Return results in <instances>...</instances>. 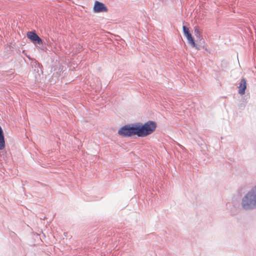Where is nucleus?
Returning <instances> with one entry per match:
<instances>
[{
    "label": "nucleus",
    "instance_id": "f03ea898",
    "mask_svg": "<svg viewBox=\"0 0 256 256\" xmlns=\"http://www.w3.org/2000/svg\"><path fill=\"white\" fill-rule=\"evenodd\" d=\"M242 208L246 210L256 208V185L252 186L242 197L241 203Z\"/></svg>",
    "mask_w": 256,
    "mask_h": 256
},
{
    "label": "nucleus",
    "instance_id": "20e7f679",
    "mask_svg": "<svg viewBox=\"0 0 256 256\" xmlns=\"http://www.w3.org/2000/svg\"><path fill=\"white\" fill-rule=\"evenodd\" d=\"M94 10L96 12H107L108 8L104 4L98 1H96L94 2Z\"/></svg>",
    "mask_w": 256,
    "mask_h": 256
},
{
    "label": "nucleus",
    "instance_id": "39448f33",
    "mask_svg": "<svg viewBox=\"0 0 256 256\" xmlns=\"http://www.w3.org/2000/svg\"><path fill=\"white\" fill-rule=\"evenodd\" d=\"M245 78H242L241 79L240 82L238 86V94L243 95L245 94V90L246 88V82Z\"/></svg>",
    "mask_w": 256,
    "mask_h": 256
},
{
    "label": "nucleus",
    "instance_id": "423d86ee",
    "mask_svg": "<svg viewBox=\"0 0 256 256\" xmlns=\"http://www.w3.org/2000/svg\"><path fill=\"white\" fill-rule=\"evenodd\" d=\"M28 38L33 42L38 37V34L34 32H28L27 33Z\"/></svg>",
    "mask_w": 256,
    "mask_h": 256
},
{
    "label": "nucleus",
    "instance_id": "0eeeda50",
    "mask_svg": "<svg viewBox=\"0 0 256 256\" xmlns=\"http://www.w3.org/2000/svg\"><path fill=\"white\" fill-rule=\"evenodd\" d=\"M34 44H42V40L38 36V37L36 38V40H34V42H33Z\"/></svg>",
    "mask_w": 256,
    "mask_h": 256
},
{
    "label": "nucleus",
    "instance_id": "f257e3e1",
    "mask_svg": "<svg viewBox=\"0 0 256 256\" xmlns=\"http://www.w3.org/2000/svg\"><path fill=\"white\" fill-rule=\"evenodd\" d=\"M156 124L154 122L149 120L144 124L138 122L128 124L120 128L118 134L124 138L136 135L138 137H145L152 134L156 130Z\"/></svg>",
    "mask_w": 256,
    "mask_h": 256
},
{
    "label": "nucleus",
    "instance_id": "6e6552de",
    "mask_svg": "<svg viewBox=\"0 0 256 256\" xmlns=\"http://www.w3.org/2000/svg\"><path fill=\"white\" fill-rule=\"evenodd\" d=\"M194 34L196 38L200 37V33L199 29L197 28H194Z\"/></svg>",
    "mask_w": 256,
    "mask_h": 256
},
{
    "label": "nucleus",
    "instance_id": "7ed1b4c3",
    "mask_svg": "<svg viewBox=\"0 0 256 256\" xmlns=\"http://www.w3.org/2000/svg\"><path fill=\"white\" fill-rule=\"evenodd\" d=\"M182 29L184 35L186 38L188 42L191 45L192 47L196 48V49H198L195 43L194 40L192 38V34L189 30L188 28L185 26H183Z\"/></svg>",
    "mask_w": 256,
    "mask_h": 256
}]
</instances>
